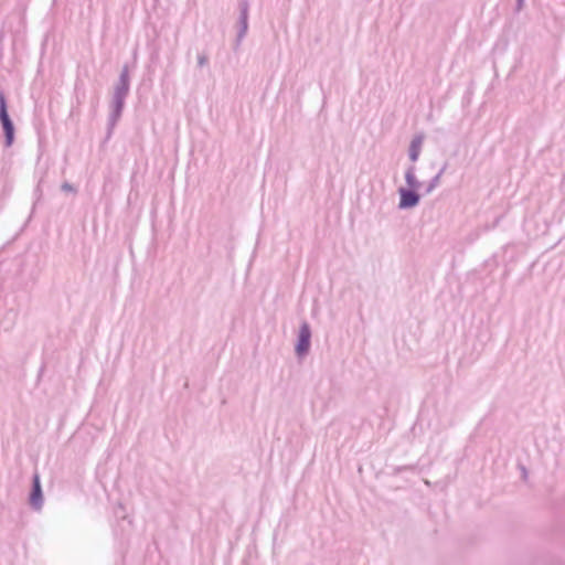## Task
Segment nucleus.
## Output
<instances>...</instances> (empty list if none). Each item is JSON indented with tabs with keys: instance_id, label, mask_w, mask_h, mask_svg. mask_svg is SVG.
Wrapping results in <instances>:
<instances>
[{
	"instance_id": "1",
	"label": "nucleus",
	"mask_w": 565,
	"mask_h": 565,
	"mask_svg": "<svg viewBox=\"0 0 565 565\" xmlns=\"http://www.w3.org/2000/svg\"><path fill=\"white\" fill-rule=\"evenodd\" d=\"M0 125L4 137V146L10 148L15 140V127L9 115L6 94L0 89Z\"/></svg>"
},
{
	"instance_id": "2",
	"label": "nucleus",
	"mask_w": 565,
	"mask_h": 565,
	"mask_svg": "<svg viewBox=\"0 0 565 565\" xmlns=\"http://www.w3.org/2000/svg\"><path fill=\"white\" fill-rule=\"evenodd\" d=\"M126 95L114 94L109 104V115L107 120V132L105 141L109 140L113 136L114 129L122 116L126 104Z\"/></svg>"
},
{
	"instance_id": "3",
	"label": "nucleus",
	"mask_w": 565,
	"mask_h": 565,
	"mask_svg": "<svg viewBox=\"0 0 565 565\" xmlns=\"http://www.w3.org/2000/svg\"><path fill=\"white\" fill-rule=\"evenodd\" d=\"M238 11L239 14L236 22L237 34L233 47L235 51L239 47L243 39L246 36L248 31L249 3L247 0H239Z\"/></svg>"
},
{
	"instance_id": "4",
	"label": "nucleus",
	"mask_w": 565,
	"mask_h": 565,
	"mask_svg": "<svg viewBox=\"0 0 565 565\" xmlns=\"http://www.w3.org/2000/svg\"><path fill=\"white\" fill-rule=\"evenodd\" d=\"M311 327L307 321H303L297 334V341L295 344V353L298 359H302L308 355L311 348Z\"/></svg>"
},
{
	"instance_id": "5",
	"label": "nucleus",
	"mask_w": 565,
	"mask_h": 565,
	"mask_svg": "<svg viewBox=\"0 0 565 565\" xmlns=\"http://www.w3.org/2000/svg\"><path fill=\"white\" fill-rule=\"evenodd\" d=\"M28 502L34 511H41L43 508L44 495L41 484V477L38 471H34L32 476Z\"/></svg>"
},
{
	"instance_id": "6",
	"label": "nucleus",
	"mask_w": 565,
	"mask_h": 565,
	"mask_svg": "<svg viewBox=\"0 0 565 565\" xmlns=\"http://www.w3.org/2000/svg\"><path fill=\"white\" fill-rule=\"evenodd\" d=\"M399 194V202H398V209L399 210H409L415 206H417L420 202V194L418 193V190L414 189H407V188H399L398 189Z\"/></svg>"
},
{
	"instance_id": "7",
	"label": "nucleus",
	"mask_w": 565,
	"mask_h": 565,
	"mask_svg": "<svg viewBox=\"0 0 565 565\" xmlns=\"http://www.w3.org/2000/svg\"><path fill=\"white\" fill-rule=\"evenodd\" d=\"M129 90H130L129 66H128V64H125L121 67L118 81H117V83L114 86V94H119V95L128 96L129 95Z\"/></svg>"
},
{
	"instance_id": "8",
	"label": "nucleus",
	"mask_w": 565,
	"mask_h": 565,
	"mask_svg": "<svg viewBox=\"0 0 565 565\" xmlns=\"http://www.w3.org/2000/svg\"><path fill=\"white\" fill-rule=\"evenodd\" d=\"M423 141H424L423 135H416L412 139L409 148H408V158L412 162H416L418 160L420 151H422Z\"/></svg>"
},
{
	"instance_id": "9",
	"label": "nucleus",
	"mask_w": 565,
	"mask_h": 565,
	"mask_svg": "<svg viewBox=\"0 0 565 565\" xmlns=\"http://www.w3.org/2000/svg\"><path fill=\"white\" fill-rule=\"evenodd\" d=\"M405 181L407 189L419 190L422 183L418 181L415 174V166H409L405 172Z\"/></svg>"
},
{
	"instance_id": "10",
	"label": "nucleus",
	"mask_w": 565,
	"mask_h": 565,
	"mask_svg": "<svg viewBox=\"0 0 565 565\" xmlns=\"http://www.w3.org/2000/svg\"><path fill=\"white\" fill-rule=\"evenodd\" d=\"M447 166H448L447 162H445L444 166L441 167V169L438 171V173L428 182L426 190H425V194H429L439 185L440 178L444 174V172L446 171Z\"/></svg>"
},
{
	"instance_id": "11",
	"label": "nucleus",
	"mask_w": 565,
	"mask_h": 565,
	"mask_svg": "<svg viewBox=\"0 0 565 565\" xmlns=\"http://www.w3.org/2000/svg\"><path fill=\"white\" fill-rule=\"evenodd\" d=\"M207 63H209V57L205 53H201L198 55V65L200 67L207 65Z\"/></svg>"
},
{
	"instance_id": "12",
	"label": "nucleus",
	"mask_w": 565,
	"mask_h": 565,
	"mask_svg": "<svg viewBox=\"0 0 565 565\" xmlns=\"http://www.w3.org/2000/svg\"><path fill=\"white\" fill-rule=\"evenodd\" d=\"M61 190L64 191V192H76L75 186L73 184L68 183V182H64L61 185Z\"/></svg>"
},
{
	"instance_id": "13",
	"label": "nucleus",
	"mask_w": 565,
	"mask_h": 565,
	"mask_svg": "<svg viewBox=\"0 0 565 565\" xmlns=\"http://www.w3.org/2000/svg\"><path fill=\"white\" fill-rule=\"evenodd\" d=\"M524 7V0H516L515 12H520Z\"/></svg>"
},
{
	"instance_id": "14",
	"label": "nucleus",
	"mask_w": 565,
	"mask_h": 565,
	"mask_svg": "<svg viewBox=\"0 0 565 565\" xmlns=\"http://www.w3.org/2000/svg\"><path fill=\"white\" fill-rule=\"evenodd\" d=\"M522 470H523L522 476L525 478L527 475L526 469L523 467Z\"/></svg>"
}]
</instances>
